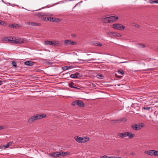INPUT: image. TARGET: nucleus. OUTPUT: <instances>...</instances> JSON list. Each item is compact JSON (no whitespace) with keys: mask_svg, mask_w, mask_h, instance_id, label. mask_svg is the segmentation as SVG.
I'll use <instances>...</instances> for the list:
<instances>
[{"mask_svg":"<svg viewBox=\"0 0 158 158\" xmlns=\"http://www.w3.org/2000/svg\"><path fill=\"white\" fill-rule=\"evenodd\" d=\"M118 135L119 137L123 139L128 136L130 139H132L135 136V134L131 133L129 131L125 132L123 133H119Z\"/></svg>","mask_w":158,"mask_h":158,"instance_id":"f257e3e1","label":"nucleus"},{"mask_svg":"<svg viewBox=\"0 0 158 158\" xmlns=\"http://www.w3.org/2000/svg\"><path fill=\"white\" fill-rule=\"evenodd\" d=\"M74 139L78 143H86L90 140L89 138L87 136H76L74 137Z\"/></svg>","mask_w":158,"mask_h":158,"instance_id":"f03ea898","label":"nucleus"},{"mask_svg":"<svg viewBox=\"0 0 158 158\" xmlns=\"http://www.w3.org/2000/svg\"><path fill=\"white\" fill-rule=\"evenodd\" d=\"M145 126L144 124L142 123L138 124H134L131 125V127L135 131H138L141 129Z\"/></svg>","mask_w":158,"mask_h":158,"instance_id":"7ed1b4c3","label":"nucleus"},{"mask_svg":"<svg viewBox=\"0 0 158 158\" xmlns=\"http://www.w3.org/2000/svg\"><path fill=\"white\" fill-rule=\"evenodd\" d=\"M140 109L139 106L136 103L133 104L131 106V111L133 113H136Z\"/></svg>","mask_w":158,"mask_h":158,"instance_id":"20e7f679","label":"nucleus"},{"mask_svg":"<svg viewBox=\"0 0 158 158\" xmlns=\"http://www.w3.org/2000/svg\"><path fill=\"white\" fill-rule=\"evenodd\" d=\"M112 27L114 29L122 30L124 29L125 27L121 24L116 23L112 25Z\"/></svg>","mask_w":158,"mask_h":158,"instance_id":"39448f33","label":"nucleus"},{"mask_svg":"<svg viewBox=\"0 0 158 158\" xmlns=\"http://www.w3.org/2000/svg\"><path fill=\"white\" fill-rule=\"evenodd\" d=\"M25 40L23 39H16L13 37V40L12 41V43L15 44H20L25 43Z\"/></svg>","mask_w":158,"mask_h":158,"instance_id":"423d86ee","label":"nucleus"},{"mask_svg":"<svg viewBox=\"0 0 158 158\" xmlns=\"http://www.w3.org/2000/svg\"><path fill=\"white\" fill-rule=\"evenodd\" d=\"M48 118V116L44 114H38L32 116L31 118Z\"/></svg>","mask_w":158,"mask_h":158,"instance_id":"0eeeda50","label":"nucleus"},{"mask_svg":"<svg viewBox=\"0 0 158 158\" xmlns=\"http://www.w3.org/2000/svg\"><path fill=\"white\" fill-rule=\"evenodd\" d=\"M70 154V152H64L62 151L58 152L59 157L61 156L64 157Z\"/></svg>","mask_w":158,"mask_h":158,"instance_id":"6e6552de","label":"nucleus"},{"mask_svg":"<svg viewBox=\"0 0 158 158\" xmlns=\"http://www.w3.org/2000/svg\"><path fill=\"white\" fill-rule=\"evenodd\" d=\"M81 77V74L80 73L76 72L74 74H71L70 76V77L73 78H77L80 77Z\"/></svg>","mask_w":158,"mask_h":158,"instance_id":"1a4fd4ad","label":"nucleus"},{"mask_svg":"<svg viewBox=\"0 0 158 158\" xmlns=\"http://www.w3.org/2000/svg\"><path fill=\"white\" fill-rule=\"evenodd\" d=\"M109 19H110V23H111L112 22L115 21L118 18V17L117 16H112L109 17Z\"/></svg>","mask_w":158,"mask_h":158,"instance_id":"9d476101","label":"nucleus"},{"mask_svg":"<svg viewBox=\"0 0 158 158\" xmlns=\"http://www.w3.org/2000/svg\"><path fill=\"white\" fill-rule=\"evenodd\" d=\"M48 154L49 156H52L54 158L59 157L58 155V152H52Z\"/></svg>","mask_w":158,"mask_h":158,"instance_id":"9b49d317","label":"nucleus"},{"mask_svg":"<svg viewBox=\"0 0 158 158\" xmlns=\"http://www.w3.org/2000/svg\"><path fill=\"white\" fill-rule=\"evenodd\" d=\"M154 150H151L149 151H145L144 152V153L151 156H154Z\"/></svg>","mask_w":158,"mask_h":158,"instance_id":"f8f14e48","label":"nucleus"},{"mask_svg":"<svg viewBox=\"0 0 158 158\" xmlns=\"http://www.w3.org/2000/svg\"><path fill=\"white\" fill-rule=\"evenodd\" d=\"M28 25H31L32 26H40L41 25V23L33 22H28L27 23Z\"/></svg>","mask_w":158,"mask_h":158,"instance_id":"ddd939ff","label":"nucleus"},{"mask_svg":"<svg viewBox=\"0 0 158 158\" xmlns=\"http://www.w3.org/2000/svg\"><path fill=\"white\" fill-rule=\"evenodd\" d=\"M77 105L79 107H83L85 106V104L83 102L80 100H77Z\"/></svg>","mask_w":158,"mask_h":158,"instance_id":"4468645a","label":"nucleus"},{"mask_svg":"<svg viewBox=\"0 0 158 158\" xmlns=\"http://www.w3.org/2000/svg\"><path fill=\"white\" fill-rule=\"evenodd\" d=\"M35 63V62L32 61H27L24 62V64L25 65L31 66L33 65Z\"/></svg>","mask_w":158,"mask_h":158,"instance_id":"2eb2a0df","label":"nucleus"},{"mask_svg":"<svg viewBox=\"0 0 158 158\" xmlns=\"http://www.w3.org/2000/svg\"><path fill=\"white\" fill-rule=\"evenodd\" d=\"M110 19H109V17H107L105 18H103L102 19V21L103 23H110Z\"/></svg>","mask_w":158,"mask_h":158,"instance_id":"dca6fc26","label":"nucleus"},{"mask_svg":"<svg viewBox=\"0 0 158 158\" xmlns=\"http://www.w3.org/2000/svg\"><path fill=\"white\" fill-rule=\"evenodd\" d=\"M126 121V119H123V120H111V122L112 123H117L118 121V123H120L121 121L125 122Z\"/></svg>","mask_w":158,"mask_h":158,"instance_id":"f3484780","label":"nucleus"},{"mask_svg":"<svg viewBox=\"0 0 158 158\" xmlns=\"http://www.w3.org/2000/svg\"><path fill=\"white\" fill-rule=\"evenodd\" d=\"M92 44L93 45L95 46H98L100 47H101L102 46V44L98 41L93 42L92 43Z\"/></svg>","mask_w":158,"mask_h":158,"instance_id":"a211bd4d","label":"nucleus"},{"mask_svg":"<svg viewBox=\"0 0 158 158\" xmlns=\"http://www.w3.org/2000/svg\"><path fill=\"white\" fill-rule=\"evenodd\" d=\"M19 25L18 24L14 23L10 24L9 26L10 27H12L13 28H18L19 27Z\"/></svg>","mask_w":158,"mask_h":158,"instance_id":"6ab92c4d","label":"nucleus"},{"mask_svg":"<svg viewBox=\"0 0 158 158\" xmlns=\"http://www.w3.org/2000/svg\"><path fill=\"white\" fill-rule=\"evenodd\" d=\"M73 68V67L72 66H65L62 67L63 70H66Z\"/></svg>","mask_w":158,"mask_h":158,"instance_id":"aec40b11","label":"nucleus"},{"mask_svg":"<svg viewBox=\"0 0 158 158\" xmlns=\"http://www.w3.org/2000/svg\"><path fill=\"white\" fill-rule=\"evenodd\" d=\"M13 37H5L4 38V40L7 41H8L12 43V41L13 40Z\"/></svg>","mask_w":158,"mask_h":158,"instance_id":"412c9836","label":"nucleus"},{"mask_svg":"<svg viewBox=\"0 0 158 158\" xmlns=\"http://www.w3.org/2000/svg\"><path fill=\"white\" fill-rule=\"evenodd\" d=\"M53 46H59L61 45V43L57 41H54L53 40Z\"/></svg>","mask_w":158,"mask_h":158,"instance_id":"4be33fe9","label":"nucleus"},{"mask_svg":"<svg viewBox=\"0 0 158 158\" xmlns=\"http://www.w3.org/2000/svg\"><path fill=\"white\" fill-rule=\"evenodd\" d=\"M69 87L71 88H75V89H79V88H77L76 87L73 86V85H74V83L73 82H71L70 83H69Z\"/></svg>","mask_w":158,"mask_h":158,"instance_id":"5701e85b","label":"nucleus"},{"mask_svg":"<svg viewBox=\"0 0 158 158\" xmlns=\"http://www.w3.org/2000/svg\"><path fill=\"white\" fill-rule=\"evenodd\" d=\"M36 15L38 17H40L43 16H44L45 15V13H41V12H39V13H37Z\"/></svg>","mask_w":158,"mask_h":158,"instance_id":"b1692460","label":"nucleus"},{"mask_svg":"<svg viewBox=\"0 0 158 158\" xmlns=\"http://www.w3.org/2000/svg\"><path fill=\"white\" fill-rule=\"evenodd\" d=\"M149 2L151 3H158V0H149Z\"/></svg>","mask_w":158,"mask_h":158,"instance_id":"393cba45","label":"nucleus"},{"mask_svg":"<svg viewBox=\"0 0 158 158\" xmlns=\"http://www.w3.org/2000/svg\"><path fill=\"white\" fill-rule=\"evenodd\" d=\"M96 77L97 78L100 79L103 78L104 77L103 76L100 74H97Z\"/></svg>","mask_w":158,"mask_h":158,"instance_id":"a878e982","label":"nucleus"},{"mask_svg":"<svg viewBox=\"0 0 158 158\" xmlns=\"http://www.w3.org/2000/svg\"><path fill=\"white\" fill-rule=\"evenodd\" d=\"M51 42V41L46 40L45 41L44 43L46 45H50Z\"/></svg>","mask_w":158,"mask_h":158,"instance_id":"bb28decb","label":"nucleus"},{"mask_svg":"<svg viewBox=\"0 0 158 158\" xmlns=\"http://www.w3.org/2000/svg\"><path fill=\"white\" fill-rule=\"evenodd\" d=\"M138 45L139 47V48H144L145 47V46L144 44H138Z\"/></svg>","mask_w":158,"mask_h":158,"instance_id":"cd10ccee","label":"nucleus"},{"mask_svg":"<svg viewBox=\"0 0 158 158\" xmlns=\"http://www.w3.org/2000/svg\"><path fill=\"white\" fill-rule=\"evenodd\" d=\"M118 73L120 74L123 75L124 73L122 69H119L118 71Z\"/></svg>","mask_w":158,"mask_h":158,"instance_id":"c85d7f7f","label":"nucleus"},{"mask_svg":"<svg viewBox=\"0 0 158 158\" xmlns=\"http://www.w3.org/2000/svg\"><path fill=\"white\" fill-rule=\"evenodd\" d=\"M71 42V40H65L64 42V44H70Z\"/></svg>","mask_w":158,"mask_h":158,"instance_id":"c756f323","label":"nucleus"},{"mask_svg":"<svg viewBox=\"0 0 158 158\" xmlns=\"http://www.w3.org/2000/svg\"><path fill=\"white\" fill-rule=\"evenodd\" d=\"M6 24V23L3 21L0 20V25L5 26Z\"/></svg>","mask_w":158,"mask_h":158,"instance_id":"7c9ffc66","label":"nucleus"},{"mask_svg":"<svg viewBox=\"0 0 158 158\" xmlns=\"http://www.w3.org/2000/svg\"><path fill=\"white\" fill-rule=\"evenodd\" d=\"M48 19H49V21L51 22H54V19H55V18L48 17Z\"/></svg>","mask_w":158,"mask_h":158,"instance_id":"2f4dec72","label":"nucleus"},{"mask_svg":"<svg viewBox=\"0 0 158 158\" xmlns=\"http://www.w3.org/2000/svg\"><path fill=\"white\" fill-rule=\"evenodd\" d=\"M11 64H12L13 66L14 67H16L17 66L16 63L15 61H13L12 62Z\"/></svg>","mask_w":158,"mask_h":158,"instance_id":"473e14b6","label":"nucleus"},{"mask_svg":"<svg viewBox=\"0 0 158 158\" xmlns=\"http://www.w3.org/2000/svg\"><path fill=\"white\" fill-rule=\"evenodd\" d=\"M154 152V156H158V151H155V150Z\"/></svg>","mask_w":158,"mask_h":158,"instance_id":"72a5a7b5","label":"nucleus"},{"mask_svg":"<svg viewBox=\"0 0 158 158\" xmlns=\"http://www.w3.org/2000/svg\"><path fill=\"white\" fill-rule=\"evenodd\" d=\"M71 104L73 106H75L77 105V100L73 102Z\"/></svg>","mask_w":158,"mask_h":158,"instance_id":"f704fd0d","label":"nucleus"},{"mask_svg":"<svg viewBox=\"0 0 158 158\" xmlns=\"http://www.w3.org/2000/svg\"><path fill=\"white\" fill-rule=\"evenodd\" d=\"M60 21V20L59 19L55 18V19H54V22H59Z\"/></svg>","mask_w":158,"mask_h":158,"instance_id":"c9c22d12","label":"nucleus"},{"mask_svg":"<svg viewBox=\"0 0 158 158\" xmlns=\"http://www.w3.org/2000/svg\"><path fill=\"white\" fill-rule=\"evenodd\" d=\"M151 108V107H143V110H150V109Z\"/></svg>","mask_w":158,"mask_h":158,"instance_id":"e433bc0d","label":"nucleus"},{"mask_svg":"<svg viewBox=\"0 0 158 158\" xmlns=\"http://www.w3.org/2000/svg\"><path fill=\"white\" fill-rule=\"evenodd\" d=\"M135 116L139 118H141V115L139 113H136L135 114Z\"/></svg>","mask_w":158,"mask_h":158,"instance_id":"4c0bfd02","label":"nucleus"},{"mask_svg":"<svg viewBox=\"0 0 158 158\" xmlns=\"http://www.w3.org/2000/svg\"><path fill=\"white\" fill-rule=\"evenodd\" d=\"M43 20L44 21H48L49 20L48 17L44 18H43Z\"/></svg>","mask_w":158,"mask_h":158,"instance_id":"58836bf2","label":"nucleus"},{"mask_svg":"<svg viewBox=\"0 0 158 158\" xmlns=\"http://www.w3.org/2000/svg\"><path fill=\"white\" fill-rule=\"evenodd\" d=\"M70 44L72 45H74L77 44V43L73 41H71Z\"/></svg>","mask_w":158,"mask_h":158,"instance_id":"ea45409f","label":"nucleus"},{"mask_svg":"<svg viewBox=\"0 0 158 158\" xmlns=\"http://www.w3.org/2000/svg\"><path fill=\"white\" fill-rule=\"evenodd\" d=\"M100 158H108V156L105 155L103 156H101Z\"/></svg>","mask_w":158,"mask_h":158,"instance_id":"a19ab883","label":"nucleus"},{"mask_svg":"<svg viewBox=\"0 0 158 158\" xmlns=\"http://www.w3.org/2000/svg\"><path fill=\"white\" fill-rule=\"evenodd\" d=\"M35 119H29V120L28 121L29 123H30L31 122H33L35 121Z\"/></svg>","mask_w":158,"mask_h":158,"instance_id":"79ce46f5","label":"nucleus"},{"mask_svg":"<svg viewBox=\"0 0 158 158\" xmlns=\"http://www.w3.org/2000/svg\"><path fill=\"white\" fill-rule=\"evenodd\" d=\"M13 142L12 141H10L7 143V144L9 146L11 145L12 144Z\"/></svg>","mask_w":158,"mask_h":158,"instance_id":"37998d69","label":"nucleus"},{"mask_svg":"<svg viewBox=\"0 0 158 158\" xmlns=\"http://www.w3.org/2000/svg\"><path fill=\"white\" fill-rule=\"evenodd\" d=\"M115 76L117 77H118L119 78H121L122 77V76H119L117 74H115Z\"/></svg>","mask_w":158,"mask_h":158,"instance_id":"c03bdc74","label":"nucleus"},{"mask_svg":"<svg viewBox=\"0 0 158 158\" xmlns=\"http://www.w3.org/2000/svg\"><path fill=\"white\" fill-rule=\"evenodd\" d=\"M5 145H1L0 146V149H3V148H4Z\"/></svg>","mask_w":158,"mask_h":158,"instance_id":"a18cd8bd","label":"nucleus"},{"mask_svg":"<svg viewBox=\"0 0 158 158\" xmlns=\"http://www.w3.org/2000/svg\"><path fill=\"white\" fill-rule=\"evenodd\" d=\"M9 146L7 144L6 145H5L4 146V149L7 148H8L9 147Z\"/></svg>","mask_w":158,"mask_h":158,"instance_id":"49530a36","label":"nucleus"},{"mask_svg":"<svg viewBox=\"0 0 158 158\" xmlns=\"http://www.w3.org/2000/svg\"><path fill=\"white\" fill-rule=\"evenodd\" d=\"M93 86L94 87H96L97 86V84H93V83H92V84Z\"/></svg>","mask_w":158,"mask_h":158,"instance_id":"de8ad7c7","label":"nucleus"},{"mask_svg":"<svg viewBox=\"0 0 158 158\" xmlns=\"http://www.w3.org/2000/svg\"><path fill=\"white\" fill-rule=\"evenodd\" d=\"M53 40L51 41L50 45H53Z\"/></svg>","mask_w":158,"mask_h":158,"instance_id":"09e8293b","label":"nucleus"},{"mask_svg":"<svg viewBox=\"0 0 158 158\" xmlns=\"http://www.w3.org/2000/svg\"><path fill=\"white\" fill-rule=\"evenodd\" d=\"M151 69H152V70H154V69H147L146 70H145V71H148V70H149Z\"/></svg>","mask_w":158,"mask_h":158,"instance_id":"8fccbe9b","label":"nucleus"},{"mask_svg":"<svg viewBox=\"0 0 158 158\" xmlns=\"http://www.w3.org/2000/svg\"><path fill=\"white\" fill-rule=\"evenodd\" d=\"M2 81L0 80V85H1L2 84Z\"/></svg>","mask_w":158,"mask_h":158,"instance_id":"3c124183","label":"nucleus"},{"mask_svg":"<svg viewBox=\"0 0 158 158\" xmlns=\"http://www.w3.org/2000/svg\"><path fill=\"white\" fill-rule=\"evenodd\" d=\"M3 128V127L2 126H0V130H2Z\"/></svg>","mask_w":158,"mask_h":158,"instance_id":"603ef678","label":"nucleus"},{"mask_svg":"<svg viewBox=\"0 0 158 158\" xmlns=\"http://www.w3.org/2000/svg\"><path fill=\"white\" fill-rule=\"evenodd\" d=\"M115 158H122L120 157H116L115 156Z\"/></svg>","mask_w":158,"mask_h":158,"instance_id":"864d4df0","label":"nucleus"},{"mask_svg":"<svg viewBox=\"0 0 158 158\" xmlns=\"http://www.w3.org/2000/svg\"><path fill=\"white\" fill-rule=\"evenodd\" d=\"M87 60V61H89L90 60Z\"/></svg>","mask_w":158,"mask_h":158,"instance_id":"5fc2aeb1","label":"nucleus"},{"mask_svg":"<svg viewBox=\"0 0 158 158\" xmlns=\"http://www.w3.org/2000/svg\"><path fill=\"white\" fill-rule=\"evenodd\" d=\"M112 158H115V156H112Z\"/></svg>","mask_w":158,"mask_h":158,"instance_id":"6e6d98bb","label":"nucleus"},{"mask_svg":"<svg viewBox=\"0 0 158 158\" xmlns=\"http://www.w3.org/2000/svg\"><path fill=\"white\" fill-rule=\"evenodd\" d=\"M108 158H112V156L108 157Z\"/></svg>","mask_w":158,"mask_h":158,"instance_id":"4d7b16f0","label":"nucleus"},{"mask_svg":"<svg viewBox=\"0 0 158 158\" xmlns=\"http://www.w3.org/2000/svg\"><path fill=\"white\" fill-rule=\"evenodd\" d=\"M40 10H35V11H37V10H40Z\"/></svg>","mask_w":158,"mask_h":158,"instance_id":"13d9d810","label":"nucleus"},{"mask_svg":"<svg viewBox=\"0 0 158 158\" xmlns=\"http://www.w3.org/2000/svg\"><path fill=\"white\" fill-rule=\"evenodd\" d=\"M45 8V7H43L42 8Z\"/></svg>","mask_w":158,"mask_h":158,"instance_id":"bf43d9fd","label":"nucleus"}]
</instances>
